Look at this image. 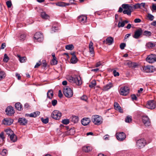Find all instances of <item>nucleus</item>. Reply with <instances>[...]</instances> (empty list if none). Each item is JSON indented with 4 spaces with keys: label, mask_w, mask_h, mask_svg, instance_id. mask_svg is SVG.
<instances>
[{
    "label": "nucleus",
    "mask_w": 156,
    "mask_h": 156,
    "mask_svg": "<svg viewBox=\"0 0 156 156\" xmlns=\"http://www.w3.org/2000/svg\"><path fill=\"white\" fill-rule=\"evenodd\" d=\"M68 80L70 82L75 83L78 85H81L82 83L81 77L80 76L72 77L70 76L69 77Z\"/></svg>",
    "instance_id": "nucleus-1"
},
{
    "label": "nucleus",
    "mask_w": 156,
    "mask_h": 156,
    "mask_svg": "<svg viewBox=\"0 0 156 156\" xmlns=\"http://www.w3.org/2000/svg\"><path fill=\"white\" fill-rule=\"evenodd\" d=\"M63 92L64 95L67 98H71L73 95V93L72 90L68 87H64Z\"/></svg>",
    "instance_id": "nucleus-2"
},
{
    "label": "nucleus",
    "mask_w": 156,
    "mask_h": 156,
    "mask_svg": "<svg viewBox=\"0 0 156 156\" xmlns=\"http://www.w3.org/2000/svg\"><path fill=\"white\" fill-rule=\"evenodd\" d=\"M92 121L95 124L99 125L102 122V119L101 117L98 115H94L92 116Z\"/></svg>",
    "instance_id": "nucleus-3"
},
{
    "label": "nucleus",
    "mask_w": 156,
    "mask_h": 156,
    "mask_svg": "<svg viewBox=\"0 0 156 156\" xmlns=\"http://www.w3.org/2000/svg\"><path fill=\"white\" fill-rule=\"evenodd\" d=\"M141 70L145 73H152L155 70V68L153 66H147L142 67Z\"/></svg>",
    "instance_id": "nucleus-4"
},
{
    "label": "nucleus",
    "mask_w": 156,
    "mask_h": 156,
    "mask_svg": "<svg viewBox=\"0 0 156 156\" xmlns=\"http://www.w3.org/2000/svg\"><path fill=\"white\" fill-rule=\"evenodd\" d=\"M129 88L126 86L121 87L120 89V94L122 95H126L129 94Z\"/></svg>",
    "instance_id": "nucleus-5"
},
{
    "label": "nucleus",
    "mask_w": 156,
    "mask_h": 156,
    "mask_svg": "<svg viewBox=\"0 0 156 156\" xmlns=\"http://www.w3.org/2000/svg\"><path fill=\"white\" fill-rule=\"evenodd\" d=\"M61 116V113L57 110L53 111L51 114V117L53 119L57 120L59 119Z\"/></svg>",
    "instance_id": "nucleus-6"
},
{
    "label": "nucleus",
    "mask_w": 156,
    "mask_h": 156,
    "mask_svg": "<svg viewBox=\"0 0 156 156\" xmlns=\"http://www.w3.org/2000/svg\"><path fill=\"white\" fill-rule=\"evenodd\" d=\"M34 38L39 42H42L43 40L42 34L40 32H38L35 33L34 35Z\"/></svg>",
    "instance_id": "nucleus-7"
},
{
    "label": "nucleus",
    "mask_w": 156,
    "mask_h": 156,
    "mask_svg": "<svg viewBox=\"0 0 156 156\" xmlns=\"http://www.w3.org/2000/svg\"><path fill=\"white\" fill-rule=\"evenodd\" d=\"M116 136L117 139L120 141H123L126 137L125 134L123 132L117 133Z\"/></svg>",
    "instance_id": "nucleus-8"
},
{
    "label": "nucleus",
    "mask_w": 156,
    "mask_h": 156,
    "mask_svg": "<svg viewBox=\"0 0 156 156\" xmlns=\"http://www.w3.org/2000/svg\"><path fill=\"white\" fill-rule=\"evenodd\" d=\"M146 144V141L144 139H141L137 141L136 145L138 148H142Z\"/></svg>",
    "instance_id": "nucleus-9"
},
{
    "label": "nucleus",
    "mask_w": 156,
    "mask_h": 156,
    "mask_svg": "<svg viewBox=\"0 0 156 156\" xmlns=\"http://www.w3.org/2000/svg\"><path fill=\"white\" fill-rule=\"evenodd\" d=\"M156 103L154 100H150L148 101L146 105V107L150 109H153L155 108Z\"/></svg>",
    "instance_id": "nucleus-10"
},
{
    "label": "nucleus",
    "mask_w": 156,
    "mask_h": 156,
    "mask_svg": "<svg viewBox=\"0 0 156 156\" xmlns=\"http://www.w3.org/2000/svg\"><path fill=\"white\" fill-rule=\"evenodd\" d=\"M146 60L149 63H153L156 61V57L155 55L151 54L147 56L146 58Z\"/></svg>",
    "instance_id": "nucleus-11"
},
{
    "label": "nucleus",
    "mask_w": 156,
    "mask_h": 156,
    "mask_svg": "<svg viewBox=\"0 0 156 156\" xmlns=\"http://www.w3.org/2000/svg\"><path fill=\"white\" fill-rule=\"evenodd\" d=\"M142 33V30L141 28H139L135 31L133 37L136 39H138Z\"/></svg>",
    "instance_id": "nucleus-12"
},
{
    "label": "nucleus",
    "mask_w": 156,
    "mask_h": 156,
    "mask_svg": "<svg viewBox=\"0 0 156 156\" xmlns=\"http://www.w3.org/2000/svg\"><path fill=\"white\" fill-rule=\"evenodd\" d=\"M5 111L6 114L9 116H11L15 113L13 108L11 106H8L6 108Z\"/></svg>",
    "instance_id": "nucleus-13"
},
{
    "label": "nucleus",
    "mask_w": 156,
    "mask_h": 156,
    "mask_svg": "<svg viewBox=\"0 0 156 156\" xmlns=\"http://www.w3.org/2000/svg\"><path fill=\"white\" fill-rule=\"evenodd\" d=\"M13 122V120L10 118L4 119L2 121V124L4 125L9 126Z\"/></svg>",
    "instance_id": "nucleus-14"
},
{
    "label": "nucleus",
    "mask_w": 156,
    "mask_h": 156,
    "mask_svg": "<svg viewBox=\"0 0 156 156\" xmlns=\"http://www.w3.org/2000/svg\"><path fill=\"white\" fill-rule=\"evenodd\" d=\"M89 52L90 54V55L94 57V47H93V43L92 41H90L89 45Z\"/></svg>",
    "instance_id": "nucleus-15"
},
{
    "label": "nucleus",
    "mask_w": 156,
    "mask_h": 156,
    "mask_svg": "<svg viewBox=\"0 0 156 156\" xmlns=\"http://www.w3.org/2000/svg\"><path fill=\"white\" fill-rule=\"evenodd\" d=\"M142 121L146 126H148L150 125V119L147 116H143L142 117Z\"/></svg>",
    "instance_id": "nucleus-16"
},
{
    "label": "nucleus",
    "mask_w": 156,
    "mask_h": 156,
    "mask_svg": "<svg viewBox=\"0 0 156 156\" xmlns=\"http://www.w3.org/2000/svg\"><path fill=\"white\" fill-rule=\"evenodd\" d=\"M18 122L21 125L25 126L27 124L28 120L24 118H20L18 120Z\"/></svg>",
    "instance_id": "nucleus-17"
},
{
    "label": "nucleus",
    "mask_w": 156,
    "mask_h": 156,
    "mask_svg": "<svg viewBox=\"0 0 156 156\" xmlns=\"http://www.w3.org/2000/svg\"><path fill=\"white\" fill-rule=\"evenodd\" d=\"M127 65L129 67L132 68H136L138 65V64L136 62H133L131 61H128L126 63Z\"/></svg>",
    "instance_id": "nucleus-18"
},
{
    "label": "nucleus",
    "mask_w": 156,
    "mask_h": 156,
    "mask_svg": "<svg viewBox=\"0 0 156 156\" xmlns=\"http://www.w3.org/2000/svg\"><path fill=\"white\" fill-rule=\"evenodd\" d=\"M90 122V119L88 118H84L81 121L82 124L84 126L88 125Z\"/></svg>",
    "instance_id": "nucleus-19"
},
{
    "label": "nucleus",
    "mask_w": 156,
    "mask_h": 156,
    "mask_svg": "<svg viewBox=\"0 0 156 156\" xmlns=\"http://www.w3.org/2000/svg\"><path fill=\"white\" fill-rule=\"evenodd\" d=\"M78 21L81 23H84L86 22L87 17L84 15H81L79 16L78 18Z\"/></svg>",
    "instance_id": "nucleus-20"
},
{
    "label": "nucleus",
    "mask_w": 156,
    "mask_h": 156,
    "mask_svg": "<svg viewBox=\"0 0 156 156\" xmlns=\"http://www.w3.org/2000/svg\"><path fill=\"white\" fill-rule=\"evenodd\" d=\"M40 114V112L39 111H37L31 113L29 114H25V115L26 116H29L30 117L35 118L37 116L39 115Z\"/></svg>",
    "instance_id": "nucleus-21"
},
{
    "label": "nucleus",
    "mask_w": 156,
    "mask_h": 156,
    "mask_svg": "<svg viewBox=\"0 0 156 156\" xmlns=\"http://www.w3.org/2000/svg\"><path fill=\"white\" fill-rule=\"evenodd\" d=\"M114 42V38L112 37H109L106 39V44L108 45L112 44Z\"/></svg>",
    "instance_id": "nucleus-22"
},
{
    "label": "nucleus",
    "mask_w": 156,
    "mask_h": 156,
    "mask_svg": "<svg viewBox=\"0 0 156 156\" xmlns=\"http://www.w3.org/2000/svg\"><path fill=\"white\" fill-rule=\"evenodd\" d=\"M114 105V108L116 110L118 111L121 113L123 112L122 109H121V107L116 102H115Z\"/></svg>",
    "instance_id": "nucleus-23"
},
{
    "label": "nucleus",
    "mask_w": 156,
    "mask_h": 156,
    "mask_svg": "<svg viewBox=\"0 0 156 156\" xmlns=\"http://www.w3.org/2000/svg\"><path fill=\"white\" fill-rule=\"evenodd\" d=\"M112 84L111 83H109L103 87V90L105 91L108 90L112 87Z\"/></svg>",
    "instance_id": "nucleus-24"
},
{
    "label": "nucleus",
    "mask_w": 156,
    "mask_h": 156,
    "mask_svg": "<svg viewBox=\"0 0 156 156\" xmlns=\"http://www.w3.org/2000/svg\"><path fill=\"white\" fill-rule=\"evenodd\" d=\"M15 108L18 111H21L22 109V105L20 102L16 103L15 105Z\"/></svg>",
    "instance_id": "nucleus-25"
},
{
    "label": "nucleus",
    "mask_w": 156,
    "mask_h": 156,
    "mask_svg": "<svg viewBox=\"0 0 156 156\" xmlns=\"http://www.w3.org/2000/svg\"><path fill=\"white\" fill-rule=\"evenodd\" d=\"M53 96V91L52 90H49L47 93V97L50 99H51Z\"/></svg>",
    "instance_id": "nucleus-26"
},
{
    "label": "nucleus",
    "mask_w": 156,
    "mask_h": 156,
    "mask_svg": "<svg viewBox=\"0 0 156 156\" xmlns=\"http://www.w3.org/2000/svg\"><path fill=\"white\" fill-rule=\"evenodd\" d=\"M92 147L89 146H84L83 147V150L85 152H88L92 150Z\"/></svg>",
    "instance_id": "nucleus-27"
},
{
    "label": "nucleus",
    "mask_w": 156,
    "mask_h": 156,
    "mask_svg": "<svg viewBox=\"0 0 156 156\" xmlns=\"http://www.w3.org/2000/svg\"><path fill=\"white\" fill-rule=\"evenodd\" d=\"M41 17L43 19H47L49 18V16L45 12H41Z\"/></svg>",
    "instance_id": "nucleus-28"
},
{
    "label": "nucleus",
    "mask_w": 156,
    "mask_h": 156,
    "mask_svg": "<svg viewBox=\"0 0 156 156\" xmlns=\"http://www.w3.org/2000/svg\"><path fill=\"white\" fill-rule=\"evenodd\" d=\"M17 57L19 58V60L21 62H24L26 61V58L25 57H21L20 55H17Z\"/></svg>",
    "instance_id": "nucleus-29"
},
{
    "label": "nucleus",
    "mask_w": 156,
    "mask_h": 156,
    "mask_svg": "<svg viewBox=\"0 0 156 156\" xmlns=\"http://www.w3.org/2000/svg\"><path fill=\"white\" fill-rule=\"evenodd\" d=\"M71 119V121L74 123L78 122L79 120L78 117L76 116H72Z\"/></svg>",
    "instance_id": "nucleus-30"
},
{
    "label": "nucleus",
    "mask_w": 156,
    "mask_h": 156,
    "mask_svg": "<svg viewBox=\"0 0 156 156\" xmlns=\"http://www.w3.org/2000/svg\"><path fill=\"white\" fill-rule=\"evenodd\" d=\"M77 59L76 56H74L72 57L70 60L71 63L73 64H75L77 62Z\"/></svg>",
    "instance_id": "nucleus-31"
},
{
    "label": "nucleus",
    "mask_w": 156,
    "mask_h": 156,
    "mask_svg": "<svg viewBox=\"0 0 156 156\" xmlns=\"http://www.w3.org/2000/svg\"><path fill=\"white\" fill-rule=\"evenodd\" d=\"M5 131L6 132V134L9 136H10L14 133L13 131L10 129H6L5 130Z\"/></svg>",
    "instance_id": "nucleus-32"
},
{
    "label": "nucleus",
    "mask_w": 156,
    "mask_h": 156,
    "mask_svg": "<svg viewBox=\"0 0 156 156\" xmlns=\"http://www.w3.org/2000/svg\"><path fill=\"white\" fill-rule=\"evenodd\" d=\"M132 117L129 115L127 116L125 119V122L128 123H130L132 121Z\"/></svg>",
    "instance_id": "nucleus-33"
},
{
    "label": "nucleus",
    "mask_w": 156,
    "mask_h": 156,
    "mask_svg": "<svg viewBox=\"0 0 156 156\" xmlns=\"http://www.w3.org/2000/svg\"><path fill=\"white\" fill-rule=\"evenodd\" d=\"M6 76V74L4 71L0 72V80L4 79Z\"/></svg>",
    "instance_id": "nucleus-34"
},
{
    "label": "nucleus",
    "mask_w": 156,
    "mask_h": 156,
    "mask_svg": "<svg viewBox=\"0 0 156 156\" xmlns=\"http://www.w3.org/2000/svg\"><path fill=\"white\" fill-rule=\"evenodd\" d=\"M10 140L11 141H12L13 142H14L16 141V136L15 135L14 133L12 134L9 136Z\"/></svg>",
    "instance_id": "nucleus-35"
},
{
    "label": "nucleus",
    "mask_w": 156,
    "mask_h": 156,
    "mask_svg": "<svg viewBox=\"0 0 156 156\" xmlns=\"http://www.w3.org/2000/svg\"><path fill=\"white\" fill-rule=\"evenodd\" d=\"M65 48L67 50H71L74 48V46L73 44H70L66 45Z\"/></svg>",
    "instance_id": "nucleus-36"
},
{
    "label": "nucleus",
    "mask_w": 156,
    "mask_h": 156,
    "mask_svg": "<svg viewBox=\"0 0 156 156\" xmlns=\"http://www.w3.org/2000/svg\"><path fill=\"white\" fill-rule=\"evenodd\" d=\"M96 85V83L95 80H93L89 85V87L92 88L94 87Z\"/></svg>",
    "instance_id": "nucleus-37"
},
{
    "label": "nucleus",
    "mask_w": 156,
    "mask_h": 156,
    "mask_svg": "<svg viewBox=\"0 0 156 156\" xmlns=\"http://www.w3.org/2000/svg\"><path fill=\"white\" fill-rule=\"evenodd\" d=\"M124 14H127L128 15L130 16L131 14V11L130 9L124 10L123 12Z\"/></svg>",
    "instance_id": "nucleus-38"
},
{
    "label": "nucleus",
    "mask_w": 156,
    "mask_h": 156,
    "mask_svg": "<svg viewBox=\"0 0 156 156\" xmlns=\"http://www.w3.org/2000/svg\"><path fill=\"white\" fill-rule=\"evenodd\" d=\"M65 3L63 2H57L56 3L57 6L60 7L65 6Z\"/></svg>",
    "instance_id": "nucleus-39"
},
{
    "label": "nucleus",
    "mask_w": 156,
    "mask_h": 156,
    "mask_svg": "<svg viewBox=\"0 0 156 156\" xmlns=\"http://www.w3.org/2000/svg\"><path fill=\"white\" fill-rule=\"evenodd\" d=\"M58 61L56 58H53L51 62V64L52 65H56L57 64Z\"/></svg>",
    "instance_id": "nucleus-40"
},
{
    "label": "nucleus",
    "mask_w": 156,
    "mask_h": 156,
    "mask_svg": "<svg viewBox=\"0 0 156 156\" xmlns=\"http://www.w3.org/2000/svg\"><path fill=\"white\" fill-rule=\"evenodd\" d=\"M147 46L148 48H152L155 46V44L153 43L149 42L147 44Z\"/></svg>",
    "instance_id": "nucleus-41"
},
{
    "label": "nucleus",
    "mask_w": 156,
    "mask_h": 156,
    "mask_svg": "<svg viewBox=\"0 0 156 156\" xmlns=\"http://www.w3.org/2000/svg\"><path fill=\"white\" fill-rule=\"evenodd\" d=\"M9 59V57L7 56L6 54H5L4 55L3 61L4 62H7Z\"/></svg>",
    "instance_id": "nucleus-42"
},
{
    "label": "nucleus",
    "mask_w": 156,
    "mask_h": 156,
    "mask_svg": "<svg viewBox=\"0 0 156 156\" xmlns=\"http://www.w3.org/2000/svg\"><path fill=\"white\" fill-rule=\"evenodd\" d=\"M151 32L145 30L143 33V35L146 36H150L151 35Z\"/></svg>",
    "instance_id": "nucleus-43"
},
{
    "label": "nucleus",
    "mask_w": 156,
    "mask_h": 156,
    "mask_svg": "<svg viewBox=\"0 0 156 156\" xmlns=\"http://www.w3.org/2000/svg\"><path fill=\"white\" fill-rule=\"evenodd\" d=\"M122 7L124 9H130V6L127 4H124L122 5Z\"/></svg>",
    "instance_id": "nucleus-44"
},
{
    "label": "nucleus",
    "mask_w": 156,
    "mask_h": 156,
    "mask_svg": "<svg viewBox=\"0 0 156 156\" xmlns=\"http://www.w3.org/2000/svg\"><path fill=\"white\" fill-rule=\"evenodd\" d=\"M41 120L43 123L44 124H46L48 122L49 119L48 118L44 119L43 118H41Z\"/></svg>",
    "instance_id": "nucleus-45"
},
{
    "label": "nucleus",
    "mask_w": 156,
    "mask_h": 156,
    "mask_svg": "<svg viewBox=\"0 0 156 156\" xmlns=\"http://www.w3.org/2000/svg\"><path fill=\"white\" fill-rule=\"evenodd\" d=\"M147 17L151 21L153 20L154 18V16L150 13L148 14Z\"/></svg>",
    "instance_id": "nucleus-46"
},
{
    "label": "nucleus",
    "mask_w": 156,
    "mask_h": 156,
    "mask_svg": "<svg viewBox=\"0 0 156 156\" xmlns=\"http://www.w3.org/2000/svg\"><path fill=\"white\" fill-rule=\"evenodd\" d=\"M62 122L64 124L67 125L69 123V121L68 119H64L62 121Z\"/></svg>",
    "instance_id": "nucleus-47"
},
{
    "label": "nucleus",
    "mask_w": 156,
    "mask_h": 156,
    "mask_svg": "<svg viewBox=\"0 0 156 156\" xmlns=\"http://www.w3.org/2000/svg\"><path fill=\"white\" fill-rule=\"evenodd\" d=\"M145 3H139V9H143L145 8Z\"/></svg>",
    "instance_id": "nucleus-48"
},
{
    "label": "nucleus",
    "mask_w": 156,
    "mask_h": 156,
    "mask_svg": "<svg viewBox=\"0 0 156 156\" xmlns=\"http://www.w3.org/2000/svg\"><path fill=\"white\" fill-rule=\"evenodd\" d=\"M75 132V130L74 128H71L68 131V132L70 133V135H73L74 134Z\"/></svg>",
    "instance_id": "nucleus-49"
},
{
    "label": "nucleus",
    "mask_w": 156,
    "mask_h": 156,
    "mask_svg": "<svg viewBox=\"0 0 156 156\" xmlns=\"http://www.w3.org/2000/svg\"><path fill=\"white\" fill-rule=\"evenodd\" d=\"M7 151L6 149H3L1 152V154L2 156H5L6 154Z\"/></svg>",
    "instance_id": "nucleus-50"
},
{
    "label": "nucleus",
    "mask_w": 156,
    "mask_h": 156,
    "mask_svg": "<svg viewBox=\"0 0 156 156\" xmlns=\"http://www.w3.org/2000/svg\"><path fill=\"white\" fill-rule=\"evenodd\" d=\"M87 99L88 98L86 96L84 95H83L81 97V99L82 100H83L86 102L87 101Z\"/></svg>",
    "instance_id": "nucleus-51"
},
{
    "label": "nucleus",
    "mask_w": 156,
    "mask_h": 156,
    "mask_svg": "<svg viewBox=\"0 0 156 156\" xmlns=\"http://www.w3.org/2000/svg\"><path fill=\"white\" fill-rule=\"evenodd\" d=\"M6 4L8 8L11 7L12 5L11 2L10 1H7L6 2Z\"/></svg>",
    "instance_id": "nucleus-52"
},
{
    "label": "nucleus",
    "mask_w": 156,
    "mask_h": 156,
    "mask_svg": "<svg viewBox=\"0 0 156 156\" xmlns=\"http://www.w3.org/2000/svg\"><path fill=\"white\" fill-rule=\"evenodd\" d=\"M124 26H125L124 23L123 21L121 23L120 22H119V23L118 24V27H123Z\"/></svg>",
    "instance_id": "nucleus-53"
},
{
    "label": "nucleus",
    "mask_w": 156,
    "mask_h": 156,
    "mask_svg": "<svg viewBox=\"0 0 156 156\" xmlns=\"http://www.w3.org/2000/svg\"><path fill=\"white\" fill-rule=\"evenodd\" d=\"M126 46V44L124 43H122L120 45V48L122 50Z\"/></svg>",
    "instance_id": "nucleus-54"
},
{
    "label": "nucleus",
    "mask_w": 156,
    "mask_h": 156,
    "mask_svg": "<svg viewBox=\"0 0 156 156\" xmlns=\"http://www.w3.org/2000/svg\"><path fill=\"white\" fill-rule=\"evenodd\" d=\"M131 97L133 100L136 101L137 100V98L135 94L131 95Z\"/></svg>",
    "instance_id": "nucleus-55"
},
{
    "label": "nucleus",
    "mask_w": 156,
    "mask_h": 156,
    "mask_svg": "<svg viewBox=\"0 0 156 156\" xmlns=\"http://www.w3.org/2000/svg\"><path fill=\"white\" fill-rule=\"evenodd\" d=\"M57 101L54 99L51 101V103L53 106H55L57 104Z\"/></svg>",
    "instance_id": "nucleus-56"
},
{
    "label": "nucleus",
    "mask_w": 156,
    "mask_h": 156,
    "mask_svg": "<svg viewBox=\"0 0 156 156\" xmlns=\"http://www.w3.org/2000/svg\"><path fill=\"white\" fill-rule=\"evenodd\" d=\"M113 75L114 76H119V72H117L116 70H114L113 71Z\"/></svg>",
    "instance_id": "nucleus-57"
},
{
    "label": "nucleus",
    "mask_w": 156,
    "mask_h": 156,
    "mask_svg": "<svg viewBox=\"0 0 156 156\" xmlns=\"http://www.w3.org/2000/svg\"><path fill=\"white\" fill-rule=\"evenodd\" d=\"M0 137L2 140L3 141L5 138V137L4 136V133L3 132H2L0 134Z\"/></svg>",
    "instance_id": "nucleus-58"
},
{
    "label": "nucleus",
    "mask_w": 156,
    "mask_h": 156,
    "mask_svg": "<svg viewBox=\"0 0 156 156\" xmlns=\"http://www.w3.org/2000/svg\"><path fill=\"white\" fill-rule=\"evenodd\" d=\"M41 65L44 67H46L47 66V64L46 63V61L45 60H42V62Z\"/></svg>",
    "instance_id": "nucleus-59"
},
{
    "label": "nucleus",
    "mask_w": 156,
    "mask_h": 156,
    "mask_svg": "<svg viewBox=\"0 0 156 156\" xmlns=\"http://www.w3.org/2000/svg\"><path fill=\"white\" fill-rule=\"evenodd\" d=\"M133 7L135 9H139V3H137L133 5Z\"/></svg>",
    "instance_id": "nucleus-60"
},
{
    "label": "nucleus",
    "mask_w": 156,
    "mask_h": 156,
    "mask_svg": "<svg viewBox=\"0 0 156 156\" xmlns=\"http://www.w3.org/2000/svg\"><path fill=\"white\" fill-rule=\"evenodd\" d=\"M134 22L135 23H139L141 22V20L139 18L136 19L134 20Z\"/></svg>",
    "instance_id": "nucleus-61"
},
{
    "label": "nucleus",
    "mask_w": 156,
    "mask_h": 156,
    "mask_svg": "<svg viewBox=\"0 0 156 156\" xmlns=\"http://www.w3.org/2000/svg\"><path fill=\"white\" fill-rule=\"evenodd\" d=\"M58 96L60 98H61L63 96L62 91L60 90L58 91Z\"/></svg>",
    "instance_id": "nucleus-62"
},
{
    "label": "nucleus",
    "mask_w": 156,
    "mask_h": 156,
    "mask_svg": "<svg viewBox=\"0 0 156 156\" xmlns=\"http://www.w3.org/2000/svg\"><path fill=\"white\" fill-rule=\"evenodd\" d=\"M5 47H6V44H5V43H3L2 44L1 49H4L5 48Z\"/></svg>",
    "instance_id": "nucleus-63"
},
{
    "label": "nucleus",
    "mask_w": 156,
    "mask_h": 156,
    "mask_svg": "<svg viewBox=\"0 0 156 156\" xmlns=\"http://www.w3.org/2000/svg\"><path fill=\"white\" fill-rule=\"evenodd\" d=\"M41 65V62L40 61L39 62L37 63L34 66V68H38Z\"/></svg>",
    "instance_id": "nucleus-64"
}]
</instances>
